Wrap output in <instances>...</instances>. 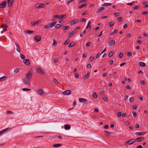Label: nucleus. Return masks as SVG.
I'll return each instance as SVG.
<instances>
[{
    "mask_svg": "<svg viewBox=\"0 0 148 148\" xmlns=\"http://www.w3.org/2000/svg\"><path fill=\"white\" fill-rule=\"evenodd\" d=\"M6 4L7 3L5 1L2 2L0 4V8H5Z\"/></svg>",
    "mask_w": 148,
    "mask_h": 148,
    "instance_id": "nucleus-5",
    "label": "nucleus"
},
{
    "mask_svg": "<svg viewBox=\"0 0 148 148\" xmlns=\"http://www.w3.org/2000/svg\"><path fill=\"white\" fill-rule=\"evenodd\" d=\"M21 58L22 59H24L25 58V56L23 55V54H21Z\"/></svg>",
    "mask_w": 148,
    "mask_h": 148,
    "instance_id": "nucleus-60",
    "label": "nucleus"
},
{
    "mask_svg": "<svg viewBox=\"0 0 148 148\" xmlns=\"http://www.w3.org/2000/svg\"><path fill=\"white\" fill-rule=\"evenodd\" d=\"M56 21H55L53 22H52L49 24V27L50 28H51L54 27L56 24Z\"/></svg>",
    "mask_w": 148,
    "mask_h": 148,
    "instance_id": "nucleus-16",
    "label": "nucleus"
},
{
    "mask_svg": "<svg viewBox=\"0 0 148 148\" xmlns=\"http://www.w3.org/2000/svg\"><path fill=\"white\" fill-rule=\"evenodd\" d=\"M71 91L70 90H67L64 91L63 93L64 95H68L71 94Z\"/></svg>",
    "mask_w": 148,
    "mask_h": 148,
    "instance_id": "nucleus-18",
    "label": "nucleus"
},
{
    "mask_svg": "<svg viewBox=\"0 0 148 148\" xmlns=\"http://www.w3.org/2000/svg\"><path fill=\"white\" fill-rule=\"evenodd\" d=\"M114 15L116 16H118L120 15V13L119 12H116L114 14Z\"/></svg>",
    "mask_w": 148,
    "mask_h": 148,
    "instance_id": "nucleus-45",
    "label": "nucleus"
},
{
    "mask_svg": "<svg viewBox=\"0 0 148 148\" xmlns=\"http://www.w3.org/2000/svg\"><path fill=\"white\" fill-rule=\"evenodd\" d=\"M6 113L7 114H12L13 113V112L11 111H6Z\"/></svg>",
    "mask_w": 148,
    "mask_h": 148,
    "instance_id": "nucleus-63",
    "label": "nucleus"
},
{
    "mask_svg": "<svg viewBox=\"0 0 148 148\" xmlns=\"http://www.w3.org/2000/svg\"><path fill=\"white\" fill-rule=\"evenodd\" d=\"M112 5L111 3H104L102 4V6H106L108 5Z\"/></svg>",
    "mask_w": 148,
    "mask_h": 148,
    "instance_id": "nucleus-35",
    "label": "nucleus"
},
{
    "mask_svg": "<svg viewBox=\"0 0 148 148\" xmlns=\"http://www.w3.org/2000/svg\"><path fill=\"white\" fill-rule=\"evenodd\" d=\"M127 56L128 57H130L132 55V53L131 52H129L127 53Z\"/></svg>",
    "mask_w": 148,
    "mask_h": 148,
    "instance_id": "nucleus-55",
    "label": "nucleus"
},
{
    "mask_svg": "<svg viewBox=\"0 0 148 148\" xmlns=\"http://www.w3.org/2000/svg\"><path fill=\"white\" fill-rule=\"evenodd\" d=\"M66 15L65 14H64V15H61L60 16V19H61V18H66Z\"/></svg>",
    "mask_w": 148,
    "mask_h": 148,
    "instance_id": "nucleus-39",
    "label": "nucleus"
},
{
    "mask_svg": "<svg viewBox=\"0 0 148 148\" xmlns=\"http://www.w3.org/2000/svg\"><path fill=\"white\" fill-rule=\"evenodd\" d=\"M44 27L47 29H48L49 28H50L49 25H45V26Z\"/></svg>",
    "mask_w": 148,
    "mask_h": 148,
    "instance_id": "nucleus-56",
    "label": "nucleus"
},
{
    "mask_svg": "<svg viewBox=\"0 0 148 148\" xmlns=\"http://www.w3.org/2000/svg\"><path fill=\"white\" fill-rule=\"evenodd\" d=\"M22 90L23 91H30L31 90V89L28 88H23L22 89Z\"/></svg>",
    "mask_w": 148,
    "mask_h": 148,
    "instance_id": "nucleus-40",
    "label": "nucleus"
},
{
    "mask_svg": "<svg viewBox=\"0 0 148 148\" xmlns=\"http://www.w3.org/2000/svg\"><path fill=\"white\" fill-rule=\"evenodd\" d=\"M133 116L134 117H136L137 116V114L135 112H133Z\"/></svg>",
    "mask_w": 148,
    "mask_h": 148,
    "instance_id": "nucleus-62",
    "label": "nucleus"
},
{
    "mask_svg": "<svg viewBox=\"0 0 148 148\" xmlns=\"http://www.w3.org/2000/svg\"><path fill=\"white\" fill-rule=\"evenodd\" d=\"M79 100L80 102H83L84 103H86L88 101V100L87 99L83 98H79Z\"/></svg>",
    "mask_w": 148,
    "mask_h": 148,
    "instance_id": "nucleus-14",
    "label": "nucleus"
},
{
    "mask_svg": "<svg viewBox=\"0 0 148 148\" xmlns=\"http://www.w3.org/2000/svg\"><path fill=\"white\" fill-rule=\"evenodd\" d=\"M53 45L54 46H56L57 45V42H56L55 40V39H53Z\"/></svg>",
    "mask_w": 148,
    "mask_h": 148,
    "instance_id": "nucleus-38",
    "label": "nucleus"
},
{
    "mask_svg": "<svg viewBox=\"0 0 148 148\" xmlns=\"http://www.w3.org/2000/svg\"><path fill=\"white\" fill-rule=\"evenodd\" d=\"M141 83L142 85H145V84L146 82L145 81L142 80L141 81Z\"/></svg>",
    "mask_w": 148,
    "mask_h": 148,
    "instance_id": "nucleus-61",
    "label": "nucleus"
},
{
    "mask_svg": "<svg viewBox=\"0 0 148 148\" xmlns=\"http://www.w3.org/2000/svg\"><path fill=\"white\" fill-rule=\"evenodd\" d=\"M70 40L69 39H68L66 40L65 42L63 43V45H65L68 44L70 42Z\"/></svg>",
    "mask_w": 148,
    "mask_h": 148,
    "instance_id": "nucleus-26",
    "label": "nucleus"
},
{
    "mask_svg": "<svg viewBox=\"0 0 148 148\" xmlns=\"http://www.w3.org/2000/svg\"><path fill=\"white\" fill-rule=\"evenodd\" d=\"M123 53H120L119 55V57L120 58H121L123 56Z\"/></svg>",
    "mask_w": 148,
    "mask_h": 148,
    "instance_id": "nucleus-49",
    "label": "nucleus"
},
{
    "mask_svg": "<svg viewBox=\"0 0 148 148\" xmlns=\"http://www.w3.org/2000/svg\"><path fill=\"white\" fill-rule=\"evenodd\" d=\"M86 5H87L86 4L84 3L81 5L79 6L78 8L80 9L82 8H83L86 6Z\"/></svg>",
    "mask_w": 148,
    "mask_h": 148,
    "instance_id": "nucleus-27",
    "label": "nucleus"
},
{
    "mask_svg": "<svg viewBox=\"0 0 148 148\" xmlns=\"http://www.w3.org/2000/svg\"><path fill=\"white\" fill-rule=\"evenodd\" d=\"M121 112H119L117 113V116L118 117H120L121 116Z\"/></svg>",
    "mask_w": 148,
    "mask_h": 148,
    "instance_id": "nucleus-46",
    "label": "nucleus"
},
{
    "mask_svg": "<svg viewBox=\"0 0 148 148\" xmlns=\"http://www.w3.org/2000/svg\"><path fill=\"white\" fill-rule=\"evenodd\" d=\"M139 7H140V6L139 5H137L136 6H135V7L134 8V10H135L137 9H138L139 8Z\"/></svg>",
    "mask_w": 148,
    "mask_h": 148,
    "instance_id": "nucleus-58",
    "label": "nucleus"
},
{
    "mask_svg": "<svg viewBox=\"0 0 148 148\" xmlns=\"http://www.w3.org/2000/svg\"><path fill=\"white\" fill-rule=\"evenodd\" d=\"M13 2V0H8V7H11L12 4Z\"/></svg>",
    "mask_w": 148,
    "mask_h": 148,
    "instance_id": "nucleus-12",
    "label": "nucleus"
},
{
    "mask_svg": "<svg viewBox=\"0 0 148 148\" xmlns=\"http://www.w3.org/2000/svg\"><path fill=\"white\" fill-rule=\"evenodd\" d=\"M37 91L38 93L40 95H42L44 93L42 89L38 90Z\"/></svg>",
    "mask_w": 148,
    "mask_h": 148,
    "instance_id": "nucleus-21",
    "label": "nucleus"
},
{
    "mask_svg": "<svg viewBox=\"0 0 148 148\" xmlns=\"http://www.w3.org/2000/svg\"><path fill=\"white\" fill-rule=\"evenodd\" d=\"M127 27V23L124 24L123 26V28L125 29Z\"/></svg>",
    "mask_w": 148,
    "mask_h": 148,
    "instance_id": "nucleus-64",
    "label": "nucleus"
},
{
    "mask_svg": "<svg viewBox=\"0 0 148 148\" xmlns=\"http://www.w3.org/2000/svg\"><path fill=\"white\" fill-rule=\"evenodd\" d=\"M23 62L27 66H29L30 64L29 61V59H25L23 60Z\"/></svg>",
    "mask_w": 148,
    "mask_h": 148,
    "instance_id": "nucleus-9",
    "label": "nucleus"
},
{
    "mask_svg": "<svg viewBox=\"0 0 148 148\" xmlns=\"http://www.w3.org/2000/svg\"><path fill=\"white\" fill-rule=\"evenodd\" d=\"M7 78L6 76H3L1 77L0 78V81H2L5 80L7 79Z\"/></svg>",
    "mask_w": 148,
    "mask_h": 148,
    "instance_id": "nucleus-30",
    "label": "nucleus"
},
{
    "mask_svg": "<svg viewBox=\"0 0 148 148\" xmlns=\"http://www.w3.org/2000/svg\"><path fill=\"white\" fill-rule=\"evenodd\" d=\"M118 29H115L114 30L113 32H111L110 33V35H113L114 34L118 32Z\"/></svg>",
    "mask_w": 148,
    "mask_h": 148,
    "instance_id": "nucleus-32",
    "label": "nucleus"
},
{
    "mask_svg": "<svg viewBox=\"0 0 148 148\" xmlns=\"http://www.w3.org/2000/svg\"><path fill=\"white\" fill-rule=\"evenodd\" d=\"M8 27V26L6 24H5L1 25V27L3 29V30L1 32V34H3L4 32L7 30L6 28Z\"/></svg>",
    "mask_w": 148,
    "mask_h": 148,
    "instance_id": "nucleus-4",
    "label": "nucleus"
},
{
    "mask_svg": "<svg viewBox=\"0 0 148 148\" xmlns=\"http://www.w3.org/2000/svg\"><path fill=\"white\" fill-rule=\"evenodd\" d=\"M76 32V31L75 30H73L68 35V37L70 38Z\"/></svg>",
    "mask_w": 148,
    "mask_h": 148,
    "instance_id": "nucleus-10",
    "label": "nucleus"
},
{
    "mask_svg": "<svg viewBox=\"0 0 148 148\" xmlns=\"http://www.w3.org/2000/svg\"><path fill=\"white\" fill-rule=\"evenodd\" d=\"M92 96L94 99H97V95L95 92H94L92 94Z\"/></svg>",
    "mask_w": 148,
    "mask_h": 148,
    "instance_id": "nucleus-31",
    "label": "nucleus"
},
{
    "mask_svg": "<svg viewBox=\"0 0 148 148\" xmlns=\"http://www.w3.org/2000/svg\"><path fill=\"white\" fill-rule=\"evenodd\" d=\"M45 7V5L44 4L39 3L35 5L34 6V8L35 9H38L39 8H43Z\"/></svg>",
    "mask_w": 148,
    "mask_h": 148,
    "instance_id": "nucleus-3",
    "label": "nucleus"
},
{
    "mask_svg": "<svg viewBox=\"0 0 148 148\" xmlns=\"http://www.w3.org/2000/svg\"><path fill=\"white\" fill-rule=\"evenodd\" d=\"M53 17L57 18H60V16L59 15H55L53 16Z\"/></svg>",
    "mask_w": 148,
    "mask_h": 148,
    "instance_id": "nucleus-47",
    "label": "nucleus"
},
{
    "mask_svg": "<svg viewBox=\"0 0 148 148\" xmlns=\"http://www.w3.org/2000/svg\"><path fill=\"white\" fill-rule=\"evenodd\" d=\"M15 44L16 47V50L18 52H20L21 51V49L19 46L18 44H17L16 43H15Z\"/></svg>",
    "mask_w": 148,
    "mask_h": 148,
    "instance_id": "nucleus-19",
    "label": "nucleus"
},
{
    "mask_svg": "<svg viewBox=\"0 0 148 148\" xmlns=\"http://www.w3.org/2000/svg\"><path fill=\"white\" fill-rule=\"evenodd\" d=\"M86 18H82L80 20V21L81 22H84L86 21Z\"/></svg>",
    "mask_w": 148,
    "mask_h": 148,
    "instance_id": "nucleus-54",
    "label": "nucleus"
},
{
    "mask_svg": "<svg viewBox=\"0 0 148 148\" xmlns=\"http://www.w3.org/2000/svg\"><path fill=\"white\" fill-rule=\"evenodd\" d=\"M131 36V34L130 33H128L126 34V37L129 38Z\"/></svg>",
    "mask_w": 148,
    "mask_h": 148,
    "instance_id": "nucleus-53",
    "label": "nucleus"
},
{
    "mask_svg": "<svg viewBox=\"0 0 148 148\" xmlns=\"http://www.w3.org/2000/svg\"><path fill=\"white\" fill-rule=\"evenodd\" d=\"M114 24V21H111L109 23V27H111Z\"/></svg>",
    "mask_w": 148,
    "mask_h": 148,
    "instance_id": "nucleus-29",
    "label": "nucleus"
},
{
    "mask_svg": "<svg viewBox=\"0 0 148 148\" xmlns=\"http://www.w3.org/2000/svg\"><path fill=\"white\" fill-rule=\"evenodd\" d=\"M126 88L127 89L130 90H131L132 89L128 85H127L126 86Z\"/></svg>",
    "mask_w": 148,
    "mask_h": 148,
    "instance_id": "nucleus-43",
    "label": "nucleus"
},
{
    "mask_svg": "<svg viewBox=\"0 0 148 148\" xmlns=\"http://www.w3.org/2000/svg\"><path fill=\"white\" fill-rule=\"evenodd\" d=\"M115 43V41L114 40H112L108 42L109 45L113 46Z\"/></svg>",
    "mask_w": 148,
    "mask_h": 148,
    "instance_id": "nucleus-13",
    "label": "nucleus"
},
{
    "mask_svg": "<svg viewBox=\"0 0 148 148\" xmlns=\"http://www.w3.org/2000/svg\"><path fill=\"white\" fill-rule=\"evenodd\" d=\"M64 127L65 130H69L70 129V126L68 124L65 125Z\"/></svg>",
    "mask_w": 148,
    "mask_h": 148,
    "instance_id": "nucleus-23",
    "label": "nucleus"
},
{
    "mask_svg": "<svg viewBox=\"0 0 148 148\" xmlns=\"http://www.w3.org/2000/svg\"><path fill=\"white\" fill-rule=\"evenodd\" d=\"M23 81L24 83V84H27V85H29L30 84L28 80L24 78L23 79Z\"/></svg>",
    "mask_w": 148,
    "mask_h": 148,
    "instance_id": "nucleus-7",
    "label": "nucleus"
},
{
    "mask_svg": "<svg viewBox=\"0 0 148 148\" xmlns=\"http://www.w3.org/2000/svg\"><path fill=\"white\" fill-rule=\"evenodd\" d=\"M89 75H90V72H88L87 73L86 75H85V76H84V78L86 79H87L88 78V77L89 76Z\"/></svg>",
    "mask_w": 148,
    "mask_h": 148,
    "instance_id": "nucleus-33",
    "label": "nucleus"
},
{
    "mask_svg": "<svg viewBox=\"0 0 148 148\" xmlns=\"http://www.w3.org/2000/svg\"><path fill=\"white\" fill-rule=\"evenodd\" d=\"M53 81L56 84L58 83V82L57 80L55 78L53 79Z\"/></svg>",
    "mask_w": 148,
    "mask_h": 148,
    "instance_id": "nucleus-57",
    "label": "nucleus"
},
{
    "mask_svg": "<svg viewBox=\"0 0 148 148\" xmlns=\"http://www.w3.org/2000/svg\"><path fill=\"white\" fill-rule=\"evenodd\" d=\"M114 53V51H111L110 52V53L109 54V56L110 57H111L113 56Z\"/></svg>",
    "mask_w": 148,
    "mask_h": 148,
    "instance_id": "nucleus-34",
    "label": "nucleus"
},
{
    "mask_svg": "<svg viewBox=\"0 0 148 148\" xmlns=\"http://www.w3.org/2000/svg\"><path fill=\"white\" fill-rule=\"evenodd\" d=\"M62 145V144H53V146L55 147H60Z\"/></svg>",
    "mask_w": 148,
    "mask_h": 148,
    "instance_id": "nucleus-22",
    "label": "nucleus"
},
{
    "mask_svg": "<svg viewBox=\"0 0 148 148\" xmlns=\"http://www.w3.org/2000/svg\"><path fill=\"white\" fill-rule=\"evenodd\" d=\"M26 77L27 79L30 81L32 77V74L30 71H29L28 73L26 75Z\"/></svg>",
    "mask_w": 148,
    "mask_h": 148,
    "instance_id": "nucleus-2",
    "label": "nucleus"
},
{
    "mask_svg": "<svg viewBox=\"0 0 148 148\" xmlns=\"http://www.w3.org/2000/svg\"><path fill=\"white\" fill-rule=\"evenodd\" d=\"M148 14V12L147 11H143L141 13V14L142 15H147Z\"/></svg>",
    "mask_w": 148,
    "mask_h": 148,
    "instance_id": "nucleus-36",
    "label": "nucleus"
},
{
    "mask_svg": "<svg viewBox=\"0 0 148 148\" xmlns=\"http://www.w3.org/2000/svg\"><path fill=\"white\" fill-rule=\"evenodd\" d=\"M104 9V7H101L99 8V9L98 10V11H97V13H99L101 12V11H103Z\"/></svg>",
    "mask_w": 148,
    "mask_h": 148,
    "instance_id": "nucleus-24",
    "label": "nucleus"
},
{
    "mask_svg": "<svg viewBox=\"0 0 148 148\" xmlns=\"http://www.w3.org/2000/svg\"><path fill=\"white\" fill-rule=\"evenodd\" d=\"M79 77V75L78 73H76L75 74V77L76 78H78Z\"/></svg>",
    "mask_w": 148,
    "mask_h": 148,
    "instance_id": "nucleus-52",
    "label": "nucleus"
},
{
    "mask_svg": "<svg viewBox=\"0 0 148 148\" xmlns=\"http://www.w3.org/2000/svg\"><path fill=\"white\" fill-rule=\"evenodd\" d=\"M20 69H17L14 70V72L15 73H17L18 72Z\"/></svg>",
    "mask_w": 148,
    "mask_h": 148,
    "instance_id": "nucleus-51",
    "label": "nucleus"
},
{
    "mask_svg": "<svg viewBox=\"0 0 148 148\" xmlns=\"http://www.w3.org/2000/svg\"><path fill=\"white\" fill-rule=\"evenodd\" d=\"M26 32L28 34L33 33L34 31H33L30 30H27L26 31Z\"/></svg>",
    "mask_w": 148,
    "mask_h": 148,
    "instance_id": "nucleus-41",
    "label": "nucleus"
},
{
    "mask_svg": "<svg viewBox=\"0 0 148 148\" xmlns=\"http://www.w3.org/2000/svg\"><path fill=\"white\" fill-rule=\"evenodd\" d=\"M135 139H132L130 140H129L126 142H125L124 143V145L127 146L128 145H131L134 142H135Z\"/></svg>",
    "mask_w": 148,
    "mask_h": 148,
    "instance_id": "nucleus-1",
    "label": "nucleus"
},
{
    "mask_svg": "<svg viewBox=\"0 0 148 148\" xmlns=\"http://www.w3.org/2000/svg\"><path fill=\"white\" fill-rule=\"evenodd\" d=\"M123 18L121 17H119L117 18V20L119 22L121 21H122Z\"/></svg>",
    "mask_w": 148,
    "mask_h": 148,
    "instance_id": "nucleus-42",
    "label": "nucleus"
},
{
    "mask_svg": "<svg viewBox=\"0 0 148 148\" xmlns=\"http://www.w3.org/2000/svg\"><path fill=\"white\" fill-rule=\"evenodd\" d=\"M87 1V0H80L79 2V3L80 4L82 2H84Z\"/></svg>",
    "mask_w": 148,
    "mask_h": 148,
    "instance_id": "nucleus-59",
    "label": "nucleus"
},
{
    "mask_svg": "<svg viewBox=\"0 0 148 148\" xmlns=\"http://www.w3.org/2000/svg\"><path fill=\"white\" fill-rule=\"evenodd\" d=\"M41 22V21L38 20L36 22H32L31 24L33 26H35L37 25L39 23H40Z\"/></svg>",
    "mask_w": 148,
    "mask_h": 148,
    "instance_id": "nucleus-11",
    "label": "nucleus"
},
{
    "mask_svg": "<svg viewBox=\"0 0 148 148\" xmlns=\"http://www.w3.org/2000/svg\"><path fill=\"white\" fill-rule=\"evenodd\" d=\"M78 22V20L77 19H75L72 20L70 22V24L73 25L76 23H77Z\"/></svg>",
    "mask_w": 148,
    "mask_h": 148,
    "instance_id": "nucleus-8",
    "label": "nucleus"
},
{
    "mask_svg": "<svg viewBox=\"0 0 148 148\" xmlns=\"http://www.w3.org/2000/svg\"><path fill=\"white\" fill-rule=\"evenodd\" d=\"M41 38L39 35L36 36L35 38V40L37 42H39L41 40Z\"/></svg>",
    "mask_w": 148,
    "mask_h": 148,
    "instance_id": "nucleus-17",
    "label": "nucleus"
},
{
    "mask_svg": "<svg viewBox=\"0 0 148 148\" xmlns=\"http://www.w3.org/2000/svg\"><path fill=\"white\" fill-rule=\"evenodd\" d=\"M36 71L38 73L42 75H44L45 73L40 68H37Z\"/></svg>",
    "mask_w": 148,
    "mask_h": 148,
    "instance_id": "nucleus-6",
    "label": "nucleus"
},
{
    "mask_svg": "<svg viewBox=\"0 0 148 148\" xmlns=\"http://www.w3.org/2000/svg\"><path fill=\"white\" fill-rule=\"evenodd\" d=\"M145 134V132H136L135 133V134L137 135H143Z\"/></svg>",
    "mask_w": 148,
    "mask_h": 148,
    "instance_id": "nucleus-25",
    "label": "nucleus"
},
{
    "mask_svg": "<svg viewBox=\"0 0 148 148\" xmlns=\"http://www.w3.org/2000/svg\"><path fill=\"white\" fill-rule=\"evenodd\" d=\"M87 56V53H84L82 57L83 58H85Z\"/></svg>",
    "mask_w": 148,
    "mask_h": 148,
    "instance_id": "nucleus-50",
    "label": "nucleus"
},
{
    "mask_svg": "<svg viewBox=\"0 0 148 148\" xmlns=\"http://www.w3.org/2000/svg\"><path fill=\"white\" fill-rule=\"evenodd\" d=\"M102 97L103 99L105 101L107 100V97L104 95H103Z\"/></svg>",
    "mask_w": 148,
    "mask_h": 148,
    "instance_id": "nucleus-37",
    "label": "nucleus"
},
{
    "mask_svg": "<svg viewBox=\"0 0 148 148\" xmlns=\"http://www.w3.org/2000/svg\"><path fill=\"white\" fill-rule=\"evenodd\" d=\"M134 99V97H131L130 99V101L131 102H132Z\"/></svg>",
    "mask_w": 148,
    "mask_h": 148,
    "instance_id": "nucleus-44",
    "label": "nucleus"
},
{
    "mask_svg": "<svg viewBox=\"0 0 148 148\" xmlns=\"http://www.w3.org/2000/svg\"><path fill=\"white\" fill-rule=\"evenodd\" d=\"M140 66L144 67L146 66V64L144 62H140Z\"/></svg>",
    "mask_w": 148,
    "mask_h": 148,
    "instance_id": "nucleus-28",
    "label": "nucleus"
},
{
    "mask_svg": "<svg viewBox=\"0 0 148 148\" xmlns=\"http://www.w3.org/2000/svg\"><path fill=\"white\" fill-rule=\"evenodd\" d=\"M76 43L74 42H72L69 43L68 47H73L76 45Z\"/></svg>",
    "mask_w": 148,
    "mask_h": 148,
    "instance_id": "nucleus-20",
    "label": "nucleus"
},
{
    "mask_svg": "<svg viewBox=\"0 0 148 148\" xmlns=\"http://www.w3.org/2000/svg\"><path fill=\"white\" fill-rule=\"evenodd\" d=\"M91 44V42H88L86 44V46L87 47L89 46Z\"/></svg>",
    "mask_w": 148,
    "mask_h": 148,
    "instance_id": "nucleus-48",
    "label": "nucleus"
},
{
    "mask_svg": "<svg viewBox=\"0 0 148 148\" xmlns=\"http://www.w3.org/2000/svg\"><path fill=\"white\" fill-rule=\"evenodd\" d=\"M144 137H138L135 139V141H136L138 142H141L144 139Z\"/></svg>",
    "mask_w": 148,
    "mask_h": 148,
    "instance_id": "nucleus-15",
    "label": "nucleus"
}]
</instances>
